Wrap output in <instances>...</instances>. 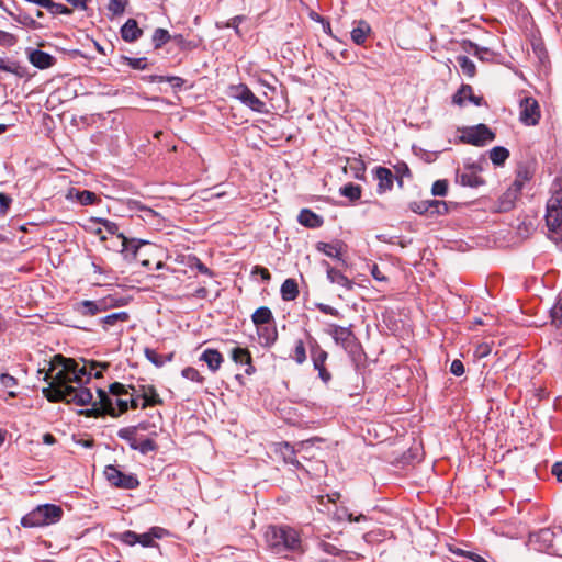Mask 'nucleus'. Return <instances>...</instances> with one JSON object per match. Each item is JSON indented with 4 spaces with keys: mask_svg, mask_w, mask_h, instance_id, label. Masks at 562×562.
Returning <instances> with one entry per match:
<instances>
[{
    "mask_svg": "<svg viewBox=\"0 0 562 562\" xmlns=\"http://www.w3.org/2000/svg\"><path fill=\"white\" fill-rule=\"evenodd\" d=\"M265 540L268 549L274 554L304 552L300 532L286 525L268 526Z\"/></svg>",
    "mask_w": 562,
    "mask_h": 562,
    "instance_id": "f257e3e1",
    "label": "nucleus"
},
{
    "mask_svg": "<svg viewBox=\"0 0 562 562\" xmlns=\"http://www.w3.org/2000/svg\"><path fill=\"white\" fill-rule=\"evenodd\" d=\"M60 373H55L53 382L43 389L44 396L53 403L66 402L78 406H86L92 402V393L87 387H75L63 381Z\"/></svg>",
    "mask_w": 562,
    "mask_h": 562,
    "instance_id": "f03ea898",
    "label": "nucleus"
},
{
    "mask_svg": "<svg viewBox=\"0 0 562 562\" xmlns=\"http://www.w3.org/2000/svg\"><path fill=\"white\" fill-rule=\"evenodd\" d=\"M109 363H100L97 361L90 362V368L87 366H79L76 360L70 358H64L61 355H57L54 357L52 362L50 372L56 371V373H60L63 375V381L68 385L71 383L79 384L78 387H83L81 384L83 382H88L92 376V370L95 368L106 369Z\"/></svg>",
    "mask_w": 562,
    "mask_h": 562,
    "instance_id": "7ed1b4c3",
    "label": "nucleus"
},
{
    "mask_svg": "<svg viewBox=\"0 0 562 562\" xmlns=\"http://www.w3.org/2000/svg\"><path fill=\"white\" fill-rule=\"evenodd\" d=\"M64 510L59 505L42 504L21 518L24 528H40L57 524L61 520Z\"/></svg>",
    "mask_w": 562,
    "mask_h": 562,
    "instance_id": "20e7f679",
    "label": "nucleus"
},
{
    "mask_svg": "<svg viewBox=\"0 0 562 562\" xmlns=\"http://www.w3.org/2000/svg\"><path fill=\"white\" fill-rule=\"evenodd\" d=\"M98 398L99 401L92 404V408L81 411V413H85L87 416L94 417L103 414L116 417L128 409L127 398H123V396H121L113 401L110 394L102 389H98Z\"/></svg>",
    "mask_w": 562,
    "mask_h": 562,
    "instance_id": "39448f33",
    "label": "nucleus"
},
{
    "mask_svg": "<svg viewBox=\"0 0 562 562\" xmlns=\"http://www.w3.org/2000/svg\"><path fill=\"white\" fill-rule=\"evenodd\" d=\"M459 140L463 144L482 147L495 139L496 134L485 124L465 126L460 130Z\"/></svg>",
    "mask_w": 562,
    "mask_h": 562,
    "instance_id": "423d86ee",
    "label": "nucleus"
},
{
    "mask_svg": "<svg viewBox=\"0 0 562 562\" xmlns=\"http://www.w3.org/2000/svg\"><path fill=\"white\" fill-rule=\"evenodd\" d=\"M228 97L238 100L241 104L257 113H267L266 103L254 94L245 83L231 85Z\"/></svg>",
    "mask_w": 562,
    "mask_h": 562,
    "instance_id": "0eeeda50",
    "label": "nucleus"
},
{
    "mask_svg": "<svg viewBox=\"0 0 562 562\" xmlns=\"http://www.w3.org/2000/svg\"><path fill=\"white\" fill-rule=\"evenodd\" d=\"M104 475L113 486L119 488L135 490L139 486V480L135 474L124 473L115 465L105 467Z\"/></svg>",
    "mask_w": 562,
    "mask_h": 562,
    "instance_id": "6e6552de",
    "label": "nucleus"
},
{
    "mask_svg": "<svg viewBox=\"0 0 562 562\" xmlns=\"http://www.w3.org/2000/svg\"><path fill=\"white\" fill-rule=\"evenodd\" d=\"M519 120L526 126H535L539 123L541 111L538 101L532 97H525L519 102Z\"/></svg>",
    "mask_w": 562,
    "mask_h": 562,
    "instance_id": "1a4fd4ad",
    "label": "nucleus"
},
{
    "mask_svg": "<svg viewBox=\"0 0 562 562\" xmlns=\"http://www.w3.org/2000/svg\"><path fill=\"white\" fill-rule=\"evenodd\" d=\"M555 533L550 528H542L529 535V543L537 551H548L554 548Z\"/></svg>",
    "mask_w": 562,
    "mask_h": 562,
    "instance_id": "9d476101",
    "label": "nucleus"
},
{
    "mask_svg": "<svg viewBox=\"0 0 562 562\" xmlns=\"http://www.w3.org/2000/svg\"><path fill=\"white\" fill-rule=\"evenodd\" d=\"M481 170L475 164L469 165L463 171H457L456 182L469 188H479L485 183L484 179L477 175Z\"/></svg>",
    "mask_w": 562,
    "mask_h": 562,
    "instance_id": "9b49d317",
    "label": "nucleus"
},
{
    "mask_svg": "<svg viewBox=\"0 0 562 562\" xmlns=\"http://www.w3.org/2000/svg\"><path fill=\"white\" fill-rule=\"evenodd\" d=\"M130 389L137 393V396L143 400L140 404L142 409L164 404L162 398L159 396L154 385L142 384L138 386H130Z\"/></svg>",
    "mask_w": 562,
    "mask_h": 562,
    "instance_id": "f8f14e48",
    "label": "nucleus"
},
{
    "mask_svg": "<svg viewBox=\"0 0 562 562\" xmlns=\"http://www.w3.org/2000/svg\"><path fill=\"white\" fill-rule=\"evenodd\" d=\"M409 210L416 214H425L427 212L431 214H445L448 212V206L445 201L425 200L411 202Z\"/></svg>",
    "mask_w": 562,
    "mask_h": 562,
    "instance_id": "ddd939ff",
    "label": "nucleus"
},
{
    "mask_svg": "<svg viewBox=\"0 0 562 562\" xmlns=\"http://www.w3.org/2000/svg\"><path fill=\"white\" fill-rule=\"evenodd\" d=\"M130 318L131 316L127 312L121 311L100 318L99 323L102 325V328L105 331L114 330L117 334H122L123 326L130 321Z\"/></svg>",
    "mask_w": 562,
    "mask_h": 562,
    "instance_id": "4468645a",
    "label": "nucleus"
},
{
    "mask_svg": "<svg viewBox=\"0 0 562 562\" xmlns=\"http://www.w3.org/2000/svg\"><path fill=\"white\" fill-rule=\"evenodd\" d=\"M111 305L106 300L90 301L85 300L75 304L74 310L82 316H95L97 314L105 312Z\"/></svg>",
    "mask_w": 562,
    "mask_h": 562,
    "instance_id": "2eb2a0df",
    "label": "nucleus"
},
{
    "mask_svg": "<svg viewBox=\"0 0 562 562\" xmlns=\"http://www.w3.org/2000/svg\"><path fill=\"white\" fill-rule=\"evenodd\" d=\"M322 265L326 268V276L330 283L337 284L344 288L346 291H352L355 282L345 276L340 270L331 267L327 261H323Z\"/></svg>",
    "mask_w": 562,
    "mask_h": 562,
    "instance_id": "dca6fc26",
    "label": "nucleus"
},
{
    "mask_svg": "<svg viewBox=\"0 0 562 562\" xmlns=\"http://www.w3.org/2000/svg\"><path fill=\"white\" fill-rule=\"evenodd\" d=\"M373 175L378 181L376 191L379 194H384L392 190L395 178L391 169L379 166L373 170Z\"/></svg>",
    "mask_w": 562,
    "mask_h": 562,
    "instance_id": "f3484780",
    "label": "nucleus"
},
{
    "mask_svg": "<svg viewBox=\"0 0 562 562\" xmlns=\"http://www.w3.org/2000/svg\"><path fill=\"white\" fill-rule=\"evenodd\" d=\"M29 61L38 69H47L55 65L56 58L41 49H30L27 50Z\"/></svg>",
    "mask_w": 562,
    "mask_h": 562,
    "instance_id": "a211bd4d",
    "label": "nucleus"
},
{
    "mask_svg": "<svg viewBox=\"0 0 562 562\" xmlns=\"http://www.w3.org/2000/svg\"><path fill=\"white\" fill-rule=\"evenodd\" d=\"M232 360L237 364H245V373L247 375H251L255 373L256 369L252 364L251 353L247 348L235 347L231 351Z\"/></svg>",
    "mask_w": 562,
    "mask_h": 562,
    "instance_id": "6ab92c4d",
    "label": "nucleus"
},
{
    "mask_svg": "<svg viewBox=\"0 0 562 562\" xmlns=\"http://www.w3.org/2000/svg\"><path fill=\"white\" fill-rule=\"evenodd\" d=\"M328 334L333 337L336 344L341 345L345 348H347L349 344L355 339L350 327H342L335 324L329 326Z\"/></svg>",
    "mask_w": 562,
    "mask_h": 562,
    "instance_id": "aec40b11",
    "label": "nucleus"
},
{
    "mask_svg": "<svg viewBox=\"0 0 562 562\" xmlns=\"http://www.w3.org/2000/svg\"><path fill=\"white\" fill-rule=\"evenodd\" d=\"M119 238L121 239V252L125 258L135 259L138 249L142 245L146 244L145 240H140L137 238H127L124 234H119Z\"/></svg>",
    "mask_w": 562,
    "mask_h": 562,
    "instance_id": "412c9836",
    "label": "nucleus"
},
{
    "mask_svg": "<svg viewBox=\"0 0 562 562\" xmlns=\"http://www.w3.org/2000/svg\"><path fill=\"white\" fill-rule=\"evenodd\" d=\"M121 37L127 43L137 41L142 35L143 31L138 27L137 21L128 19L121 27Z\"/></svg>",
    "mask_w": 562,
    "mask_h": 562,
    "instance_id": "4be33fe9",
    "label": "nucleus"
},
{
    "mask_svg": "<svg viewBox=\"0 0 562 562\" xmlns=\"http://www.w3.org/2000/svg\"><path fill=\"white\" fill-rule=\"evenodd\" d=\"M200 360L204 361L212 372H216L224 361L222 353L217 349L211 348L202 352Z\"/></svg>",
    "mask_w": 562,
    "mask_h": 562,
    "instance_id": "5701e85b",
    "label": "nucleus"
},
{
    "mask_svg": "<svg viewBox=\"0 0 562 562\" xmlns=\"http://www.w3.org/2000/svg\"><path fill=\"white\" fill-rule=\"evenodd\" d=\"M310 351H311V358L313 361L314 369L316 370L322 367H325V362L328 358V353H327V351H325L324 349L321 348V346L314 338H311Z\"/></svg>",
    "mask_w": 562,
    "mask_h": 562,
    "instance_id": "b1692460",
    "label": "nucleus"
},
{
    "mask_svg": "<svg viewBox=\"0 0 562 562\" xmlns=\"http://www.w3.org/2000/svg\"><path fill=\"white\" fill-rule=\"evenodd\" d=\"M74 196L81 205H93L100 201L98 195L92 191H78L71 188L67 193V199H72Z\"/></svg>",
    "mask_w": 562,
    "mask_h": 562,
    "instance_id": "393cba45",
    "label": "nucleus"
},
{
    "mask_svg": "<svg viewBox=\"0 0 562 562\" xmlns=\"http://www.w3.org/2000/svg\"><path fill=\"white\" fill-rule=\"evenodd\" d=\"M297 221L308 228H317L323 225V218L310 209H303L297 216Z\"/></svg>",
    "mask_w": 562,
    "mask_h": 562,
    "instance_id": "a878e982",
    "label": "nucleus"
},
{
    "mask_svg": "<svg viewBox=\"0 0 562 562\" xmlns=\"http://www.w3.org/2000/svg\"><path fill=\"white\" fill-rule=\"evenodd\" d=\"M316 249L328 257L341 260V255H342V243L341 241H335V243L319 241L316 245Z\"/></svg>",
    "mask_w": 562,
    "mask_h": 562,
    "instance_id": "bb28decb",
    "label": "nucleus"
},
{
    "mask_svg": "<svg viewBox=\"0 0 562 562\" xmlns=\"http://www.w3.org/2000/svg\"><path fill=\"white\" fill-rule=\"evenodd\" d=\"M371 33V26L364 20H360L357 26L351 31V40L357 45H363L368 35Z\"/></svg>",
    "mask_w": 562,
    "mask_h": 562,
    "instance_id": "cd10ccee",
    "label": "nucleus"
},
{
    "mask_svg": "<svg viewBox=\"0 0 562 562\" xmlns=\"http://www.w3.org/2000/svg\"><path fill=\"white\" fill-rule=\"evenodd\" d=\"M546 222L549 231L558 233L562 228V210L547 207Z\"/></svg>",
    "mask_w": 562,
    "mask_h": 562,
    "instance_id": "c85d7f7f",
    "label": "nucleus"
},
{
    "mask_svg": "<svg viewBox=\"0 0 562 562\" xmlns=\"http://www.w3.org/2000/svg\"><path fill=\"white\" fill-rule=\"evenodd\" d=\"M251 321L257 327L270 325L273 322V315L269 307L261 306L254 312Z\"/></svg>",
    "mask_w": 562,
    "mask_h": 562,
    "instance_id": "c756f323",
    "label": "nucleus"
},
{
    "mask_svg": "<svg viewBox=\"0 0 562 562\" xmlns=\"http://www.w3.org/2000/svg\"><path fill=\"white\" fill-rule=\"evenodd\" d=\"M281 297L284 301H293L299 296V285L294 279H286L280 289Z\"/></svg>",
    "mask_w": 562,
    "mask_h": 562,
    "instance_id": "7c9ffc66",
    "label": "nucleus"
},
{
    "mask_svg": "<svg viewBox=\"0 0 562 562\" xmlns=\"http://www.w3.org/2000/svg\"><path fill=\"white\" fill-rule=\"evenodd\" d=\"M0 70L9 74H13L19 78H23L27 75L26 68L20 65L19 61L0 58Z\"/></svg>",
    "mask_w": 562,
    "mask_h": 562,
    "instance_id": "2f4dec72",
    "label": "nucleus"
},
{
    "mask_svg": "<svg viewBox=\"0 0 562 562\" xmlns=\"http://www.w3.org/2000/svg\"><path fill=\"white\" fill-rule=\"evenodd\" d=\"M258 336L263 339V346L270 347L278 339V331L273 325H263L258 327Z\"/></svg>",
    "mask_w": 562,
    "mask_h": 562,
    "instance_id": "473e14b6",
    "label": "nucleus"
},
{
    "mask_svg": "<svg viewBox=\"0 0 562 562\" xmlns=\"http://www.w3.org/2000/svg\"><path fill=\"white\" fill-rule=\"evenodd\" d=\"M473 94V88L470 85L462 83L458 91L452 95V103L458 106H463L465 100H469Z\"/></svg>",
    "mask_w": 562,
    "mask_h": 562,
    "instance_id": "72a5a7b5",
    "label": "nucleus"
},
{
    "mask_svg": "<svg viewBox=\"0 0 562 562\" xmlns=\"http://www.w3.org/2000/svg\"><path fill=\"white\" fill-rule=\"evenodd\" d=\"M279 452L282 456L285 463L291 464L295 468H299L300 462L296 459V453H295L294 448L290 443H288V442L281 443L280 448H279Z\"/></svg>",
    "mask_w": 562,
    "mask_h": 562,
    "instance_id": "f704fd0d",
    "label": "nucleus"
},
{
    "mask_svg": "<svg viewBox=\"0 0 562 562\" xmlns=\"http://www.w3.org/2000/svg\"><path fill=\"white\" fill-rule=\"evenodd\" d=\"M488 156L495 166H503L509 157V150L503 146H496L488 151Z\"/></svg>",
    "mask_w": 562,
    "mask_h": 562,
    "instance_id": "c9c22d12",
    "label": "nucleus"
},
{
    "mask_svg": "<svg viewBox=\"0 0 562 562\" xmlns=\"http://www.w3.org/2000/svg\"><path fill=\"white\" fill-rule=\"evenodd\" d=\"M519 193L516 192V189H512L510 187L502 194L499 202L503 211H508L514 207L516 200L519 198Z\"/></svg>",
    "mask_w": 562,
    "mask_h": 562,
    "instance_id": "e433bc0d",
    "label": "nucleus"
},
{
    "mask_svg": "<svg viewBox=\"0 0 562 562\" xmlns=\"http://www.w3.org/2000/svg\"><path fill=\"white\" fill-rule=\"evenodd\" d=\"M150 82H168L175 89H180L184 85V79L178 76H158L151 75L148 77Z\"/></svg>",
    "mask_w": 562,
    "mask_h": 562,
    "instance_id": "4c0bfd02",
    "label": "nucleus"
},
{
    "mask_svg": "<svg viewBox=\"0 0 562 562\" xmlns=\"http://www.w3.org/2000/svg\"><path fill=\"white\" fill-rule=\"evenodd\" d=\"M340 194L348 198L351 202L358 201L361 198V187L349 182L340 188Z\"/></svg>",
    "mask_w": 562,
    "mask_h": 562,
    "instance_id": "58836bf2",
    "label": "nucleus"
},
{
    "mask_svg": "<svg viewBox=\"0 0 562 562\" xmlns=\"http://www.w3.org/2000/svg\"><path fill=\"white\" fill-rule=\"evenodd\" d=\"M457 63L465 76H468L469 78H472L475 76L476 66L473 63V60H471L468 56H464V55L458 56Z\"/></svg>",
    "mask_w": 562,
    "mask_h": 562,
    "instance_id": "ea45409f",
    "label": "nucleus"
},
{
    "mask_svg": "<svg viewBox=\"0 0 562 562\" xmlns=\"http://www.w3.org/2000/svg\"><path fill=\"white\" fill-rule=\"evenodd\" d=\"M45 9L53 15H70L72 13L70 8L53 0H46Z\"/></svg>",
    "mask_w": 562,
    "mask_h": 562,
    "instance_id": "a19ab883",
    "label": "nucleus"
},
{
    "mask_svg": "<svg viewBox=\"0 0 562 562\" xmlns=\"http://www.w3.org/2000/svg\"><path fill=\"white\" fill-rule=\"evenodd\" d=\"M136 434H137V427L130 426V427L121 428L117 431V437L127 441L131 449H133V448H136V442H137Z\"/></svg>",
    "mask_w": 562,
    "mask_h": 562,
    "instance_id": "79ce46f5",
    "label": "nucleus"
},
{
    "mask_svg": "<svg viewBox=\"0 0 562 562\" xmlns=\"http://www.w3.org/2000/svg\"><path fill=\"white\" fill-rule=\"evenodd\" d=\"M551 324L560 328L562 326V296H558L554 305L550 310Z\"/></svg>",
    "mask_w": 562,
    "mask_h": 562,
    "instance_id": "37998d69",
    "label": "nucleus"
},
{
    "mask_svg": "<svg viewBox=\"0 0 562 562\" xmlns=\"http://www.w3.org/2000/svg\"><path fill=\"white\" fill-rule=\"evenodd\" d=\"M0 383L3 389L8 390L9 397H16L18 393L13 389L18 385V380L14 376L2 373L0 374Z\"/></svg>",
    "mask_w": 562,
    "mask_h": 562,
    "instance_id": "c03bdc74",
    "label": "nucleus"
},
{
    "mask_svg": "<svg viewBox=\"0 0 562 562\" xmlns=\"http://www.w3.org/2000/svg\"><path fill=\"white\" fill-rule=\"evenodd\" d=\"M394 170H395L394 178L396 179L398 187L403 188V184H404L403 178H411L412 172H411L407 164L404 161H398L396 165H394Z\"/></svg>",
    "mask_w": 562,
    "mask_h": 562,
    "instance_id": "a18cd8bd",
    "label": "nucleus"
},
{
    "mask_svg": "<svg viewBox=\"0 0 562 562\" xmlns=\"http://www.w3.org/2000/svg\"><path fill=\"white\" fill-rule=\"evenodd\" d=\"M463 49L467 53L473 54L475 57H477L481 60L485 59V55H487L490 52L487 48L479 47L475 43L471 41H463Z\"/></svg>",
    "mask_w": 562,
    "mask_h": 562,
    "instance_id": "49530a36",
    "label": "nucleus"
},
{
    "mask_svg": "<svg viewBox=\"0 0 562 562\" xmlns=\"http://www.w3.org/2000/svg\"><path fill=\"white\" fill-rule=\"evenodd\" d=\"M172 37L169 32L165 29H156L153 34V44L155 48L162 47L166 43H168Z\"/></svg>",
    "mask_w": 562,
    "mask_h": 562,
    "instance_id": "de8ad7c7",
    "label": "nucleus"
},
{
    "mask_svg": "<svg viewBox=\"0 0 562 562\" xmlns=\"http://www.w3.org/2000/svg\"><path fill=\"white\" fill-rule=\"evenodd\" d=\"M547 207L552 209V210H555V209L562 210V187L561 186H559L558 189H554L552 191V195L548 200Z\"/></svg>",
    "mask_w": 562,
    "mask_h": 562,
    "instance_id": "09e8293b",
    "label": "nucleus"
},
{
    "mask_svg": "<svg viewBox=\"0 0 562 562\" xmlns=\"http://www.w3.org/2000/svg\"><path fill=\"white\" fill-rule=\"evenodd\" d=\"M144 355L148 361H150L157 368L162 367L166 363L164 356L159 355L156 350L151 348H145Z\"/></svg>",
    "mask_w": 562,
    "mask_h": 562,
    "instance_id": "8fccbe9b",
    "label": "nucleus"
},
{
    "mask_svg": "<svg viewBox=\"0 0 562 562\" xmlns=\"http://www.w3.org/2000/svg\"><path fill=\"white\" fill-rule=\"evenodd\" d=\"M157 448V443L153 439L147 438L140 442H136V448H133V450H137L142 454H147L149 452L156 451Z\"/></svg>",
    "mask_w": 562,
    "mask_h": 562,
    "instance_id": "3c124183",
    "label": "nucleus"
},
{
    "mask_svg": "<svg viewBox=\"0 0 562 562\" xmlns=\"http://www.w3.org/2000/svg\"><path fill=\"white\" fill-rule=\"evenodd\" d=\"M181 375L190 381L202 384L204 382V376L200 374V372L193 367H187L181 371Z\"/></svg>",
    "mask_w": 562,
    "mask_h": 562,
    "instance_id": "603ef678",
    "label": "nucleus"
},
{
    "mask_svg": "<svg viewBox=\"0 0 562 562\" xmlns=\"http://www.w3.org/2000/svg\"><path fill=\"white\" fill-rule=\"evenodd\" d=\"M335 515L338 520L347 519L349 521H356V522L367 520V517L364 515L360 514L358 516H353L351 513L348 512L347 508L338 509Z\"/></svg>",
    "mask_w": 562,
    "mask_h": 562,
    "instance_id": "864d4df0",
    "label": "nucleus"
},
{
    "mask_svg": "<svg viewBox=\"0 0 562 562\" xmlns=\"http://www.w3.org/2000/svg\"><path fill=\"white\" fill-rule=\"evenodd\" d=\"M128 0H110L108 9L113 15H121L124 13Z\"/></svg>",
    "mask_w": 562,
    "mask_h": 562,
    "instance_id": "5fc2aeb1",
    "label": "nucleus"
},
{
    "mask_svg": "<svg viewBox=\"0 0 562 562\" xmlns=\"http://www.w3.org/2000/svg\"><path fill=\"white\" fill-rule=\"evenodd\" d=\"M292 358L299 364H302L306 360V350H305L304 342L302 340L296 341Z\"/></svg>",
    "mask_w": 562,
    "mask_h": 562,
    "instance_id": "6e6d98bb",
    "label": "nucleus"
},
{
    "mask_svg": "<svg viewBox=\"0 0 562 562\" xmlns=\"http://www.w3.org/2000/svg\"><path fill=\"white\" fill-rule=\"evenodd\" d=\"M448 192V181L446 179H440L434 182L431 187V193L435 196H445Z\"/></svg>",
    "mask_w": 562,
    "mask_h": 562,
    "instance_id": "4d7b16f0",
    "label": "nucleus"
},
{
    "mask_svg": "<svg viewBox=\"0 0 562 562\" xmlns=\"http://www.w3.org/2000/svg\"><path fill=\"white\" fill-rule=\"evenodd\" d=\"M9 15H11L14 19V21H16L18 23L25 25L27 27L36 29V26H37L36 21L27 14H18L16 15L12 12H9Z\"/></svg>",
    "mask_w": 562,
    "mask_h": 562,
    "instance_id": "13d9d810",
    "label": "nucleus"
},
{
    "mask_svg": "<svg viewBox=\"0 0 562 562\" xmlns=\"http://www.w3.org/2000/svg\"><path fill=\"white\" fill-rule=\"evenodd\" d=\"M16 42L18 37L14 34L0 30V46L12 47Z\"/></svg>",
    "mask_w": 562,
    "mask_h": 562,
    "instance_id": "bf43d9fd",
    "label": "nucleus"
},
{
    "mask_svg": "<svg viewBox=\"0 0 562 562\" xmlns=\"http://www.w3.org/2000/svg\"><path fill=\"white\" fill-rule=\"evenodd\" d=\"M109 392L112 396L121 397L128 394L126 386L120 382H114L109 386Z\"/></svg>",
    "mask_w": 562,
    "mask_h": 562,
    "instance_id": "052dcab7",
    "label": "nucleus"
},
{
    "mask_svg": "<svg viewBox=\"0 0 562 562\" xmlns=\"http://www.w3.org/2000/svg\"><path fill=\"white\" fill-rule=\"evenodd\" d=\"M121 541L127 546H134L139 541L138 533L132 530L124 531L121 537Z\"/></svg>",
    "mask_w": 562,
    "mask_h": 562,
    "instance_id": "680f3d73",
    "label": "nucleus"
},
{
    "mask_svg": "<svg viewBox=\"0 0 562 562\" xmlns=\"http://www.w3.org/2000/svg\"><path fill=\"white\" fill-rule=\"evenodd\" d=\"M315 307L323 314L331 315V316H335L338 318L342 317V315L340 314V312L337 308H335L328 304L316 303Z\"/></svg>",
    "mask_w": 562,
    "mask_h": 562,
    "instance_id": "e2e57ef3",
    "label": "nucleus"
},
{
    "mask_svg": "<svg viewBox=\"0 0 562 562\" xmlns=\"http://www.w3.org/2000/svg\"><path fill=\"white\" fill-rule=\"evenodd\" d=\"M97 222H99L100 224H102V226L106 229V232H109L110 234L112 235H117L121 234L119 232V225L110 220H106V218H95Z\"/></svg>",
    "mask_w": 562,
    "mask_h": 562,
    "instance_id": "0e129e2a",
    "label": "nucleus"
},
{
    "mask_svg": "<svg viewBox=\"0 0 562 562\" xmlns=\"http://www.w3.org/2000/svg\"><path fill=\"white\" fill-rule=\"evenodd\" d=\"M127 65L133 69L143 70L147 67V59L145 57L131 58L126 57Z\"/></svg>",
    "mask_w": 562,
    "mask_h": 562,
    "instance_id": "69168bd1",
    "label": "nucleus"
},
{
    "mask_svg": "<svg viewBox=\"0 0 562 562\" xmlns=\"http://www.w3.org/2000/svg\"><path fill=\"white\" fill-rule=\"evenodd\" d=\"M12 203V199L4 192H0V215H5Z\"/></svg>",
    "mask_w": 562,
    "mask_h": 562,
    "instance_id": "338daca9",
    "label": "nucleus"
},
{
    "mask_svg": "<svg viewBox=\"0 0 562 562\" xmlns=\"http://www.w3.org/2000/svg\"><path fill=\"white\" fill-rule=\"evenodd\" d=\"M450 372L457 376L462 375L464 373L463 362L459 359H454L450 366Z\"/></svg>",
    "mask_w": 562,
    "mask_h": 562,
    "instance_id": "774afa93",
    "label": "nucleus"
}]
</instances>
